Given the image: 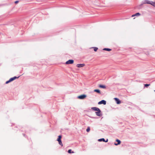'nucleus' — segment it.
<instances>
[{"label":"nucleus","instance_id":"obj_1","mask_svg":"<svg viewBox=\"0 0 155 155\" xmlns=\"http://www.w3.org/2000/svg\"><path fill=\"white\" fill-rule=\"evenodd\" d=\"M91 109L97 111L95 112V113L97 116H101V111L99 108L97 107H92Z\"/></svg>","mask_w":155,"mask_h":155},{"label":"nucleus","instance_id":"obj_2","mask_svg":"<svg viewBox=\"0 0 155 155\" xmlns=\"http://www.w3.org/2000/svg\"><path fill=\"white\" fill-rule=\"evenodd\" d=\"M19 77H14L13 78H11L8 81H6L5 83L6 84H7L8 83H9L13 81V80L16 79H17Z\"/></svg>","mask_w":155,"mask_h":155},{"label":"nucleus","instance_id":"obj_3","mask_svg":"<svg viewBox=\"0 0 155 155\" xmlns=\"http://www.w3.org/2000/svg\"><path fill=\"white\" fill-rule=\"evenodd\" d=\"M87 96L85 94H83L81 95H79L78 97V98L79 99H85Z\"/></svg>","mask_w":155,"mask_h":155},{"label":"nucleus","instance_id":"obj_4","mask_svg":"<svg viewBox=\"0 0 155 155\" xmlns=\"http://www.w3.org/2000/svg\"><path fill=\"white\" fill-rule=\"evenodd\" d=\"M74 63V61L72 60H69L66 62V64H72Z\"/></svg>","mask_w":155,"mask_h":155},{"label":"nucleus","instance_id":"obj_5","mask_svg":"<svg viewBox=\"0 0 155 155\" xmlns=\"http://www.w3.org/2000/svg\"><path fill=\"white\" fill-rule=\"evenodd\" d=\"M106 103V101L104 100H102L101 101L99 102L98 103V104H103L104 105H105Z\"/></svg>","mask_w":155,"mask_h":155},{"label":"nucleus","instance_id":"obj_6","mask_svg":"<svg viewBox=\"0 0 155 155\" xmlns=\"http://www.w3.org/2000/svg\"><path fill=\"white\" fill-rule=\"evenodd\" d=\"M85 66L84 64H77L76 66L78 68H82L84 67Z\"/></svg>","mask_w":155,"mask_h":155},{"label":"nucleus","instance_id":"obj_7","mask_svg":"<svg viewBox=\"0 0 155 155\" xmlns=\"http://www.w3.org/2000/svg\"><path fill=\"white\" fill-rule=\"evenodd\" d=\"M114 99L115 100L117 104H119L121 103L120 101L118 98H114Z\"/></svg>","mask_w":155,"mask_h":155},{"label":"nucleus","instance_id":"obj_8","mask_svg":"<svg viewBox=\"0 0 155 155\" xmlns=\"http://www.w3.org/2000/svg\"><path fill=\"white\" fill-rule=\"evenodd\" d=\"M98 141H103L104 142H107L108 141V140L107 139V140L106 141H105V139L104 138H101V139L98 140Z\"/></svg>","mask_w":155,"mask_h":155},{"label":"nucleus","instance_id":"obj_9","mask_svg":"<svg viewBox=\"0 0 155 155\" xmlns=\"http://www.w3.org/2000/svg\"><path fill=\"white\" fill-rule=\"evenodd\" d=\"M140 15V14L139 13H137L135 14H134L132 15V17H133L135 16H139Z\"/></svg>","mask_w":155,"mask_h":155},{"label":"nucleus","instance_id":"obj_10","mask_svg":"<svg viewBox=\"0 0 155 155\" xmlns=\"http://www.w3.org/2000/svg\"><path fill=\"white\" fill-rule=\"evenodd\" d=\"M116 141L118 142L117 143H114V144L116 145H118L120 144V143L121 142L120 140L117 139L116 140Z\"/></svg>","mask_w":155,"mask_h":155},{"label":"nucleus","instance_id":"obj_11","mask_svg":"<svg viewBox=\"0 0 155 155\" xmlns=\"http://www.w3.org/2000/svg\"><path fill=\"white\" fill-rule=\"evenodd\" d=\"M99 87L100 88H106V86L105 85H99Z\"/></svg>","mask_w":155,"mask_h":155},{"label":"nucleus","instance_id":"obj_12","mask_svg":"<svg viewBox=\"0 0 155 155\" xmlns=\"http://www.w3.org/2000/svg\"><path fill=\"white\" fill-rule=\"evenodd\" d=\"M103 50L109 51H111V49L110 48H104L103 49Z\"/></svg>","mask_w":155,"mask_h":155},{"label":"nucleus","instance_id":"obj_13","mask_svg":"<svg viewBox=\"0 0 155 155\" xmlns=\"http://www.w3.org/2000/svg\"><path fill=\"white\" fill-rule=\"evenodd\" d=\"M94 91L99 94H101L100 91L99 89H95L94 90Z\"/></svg>","mask_w":155,"mask_h":155},{"label":"nucleus","instance_id":"obj_14","mask_svg":"<svg viewBox=\"0 0 155 155\" xmlns=\"http://www.w3.org/2000/svg\"><path fill=\"white\" fill-rule=\"evenodd\" d=\"M61 135H59L58 136V138L57 140L58 141V142L59 141H61Z\"/></svg>","mask_w":155,"mask_h":155},{"label":"nucleus","instance_id":"obj_15","mask_svg":"<svg viewBox=\"0 0 155 155\" xmlns=\"http://www.w3.org/2000/svg\"><path fill=\"white\" fill-rule=\"evenodd\" d=\"M144 4H150V1H148V0H146L144 1Z\"/></svg>","mask_w":155,"mask_h":155},{"label":"nucleus","instance_id":"obj_16","mask_svg":"<svg viewBox=\"0 0 155 155\" xmlns=\"http://www.w3.org/2000/svg\"><path fill=\"white\" fill-rule=\"evenodd\" d=\"M68 153H74V152H73V151H72L71 152V149H69L68 150Z\"/></svg>","mask_w":155,"mask_h":155},{"label":"nucleus","instance_id":"obj_17","mask_svg":"<svg viewBox=\"0 0 155 155\" xmlns=\"http://www.w3.org/2000/svg\"><path fill=\"white\" fill-rule=\"evenodd\" d=\"M93 48L95 51H96L98 49L97 47H94Z\"/></svg>","mask_w":155,"mask_h":155},{"label":"nucleus","instance_id":"obj_18","mask_svg":"<svg viewBox=\"0 0 155 155\" xmlns=\"http://www.w3.org/2000/svg\"><path fill=\"white\" fill-rule=\"evenodd\" d=\"M90 127H88L86 129V131L87 132H89L90 131Z\"/></svg>","mask_w":155,"mask_h":155},{"label":"nucleus","instance_id":"obj_19","mask_svg":"<svg viewBox=\"0 0 155 155\" xmlns=\"http://www.w3.org/2000/svg\"><path fill=\"white\" fill-rule=\"evenodd\" d=\"M58 143H59V144L61 145L62 146H63L61 140L58 141Z\"/></svg>","mask_w":155,"mask_h":155},{"label":"nucleus","instance_id":"obj_20","mask_svg":"<svg viewBox=\"0 0 155 155\" xmlns=\"http://www.w3.org/2000/svg\"><path fill=\"white\" fill-rule=\"evenodd\" d=\"M144 85L145 87H147L148 86H150V84H144Z\"/></svg>","mask_w":155,"mask_h":155},{"label":"nucleus","instance_id":"obj_21","mask_svg":"<svg viewBox=\"0 0 155 155\" xmlns=\"http://www.w3.org/2000/svg\"><path fill=\"white\" fill-rule=\"evenodd\" d=\"M19 2L18 1H16L15 2V3L16 4H17Z\"/></svg>","mask_w":155,"mask_h":155},{"label":"nucleus","instance_id":"obj_22","mask_svg":"<svg viewBox=\"0 0 155 155\" xmlns=\"http://www.w3.org/2000/svg\"><path fill=\"white\" fill-rule=\"evenodd\" d=\"M154 91H155V90Z\"/></svg>","mask_w":155,"mask_h":155}]
</instances>
